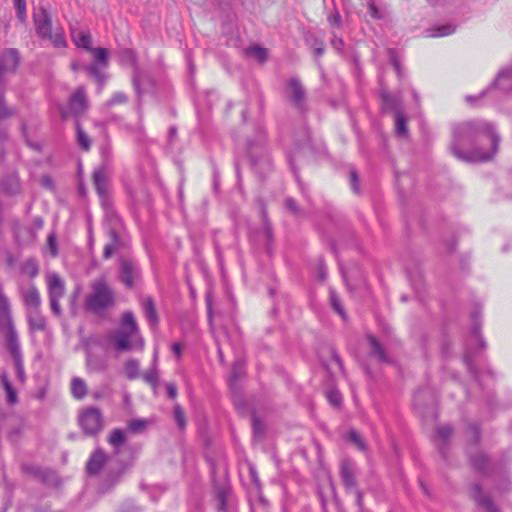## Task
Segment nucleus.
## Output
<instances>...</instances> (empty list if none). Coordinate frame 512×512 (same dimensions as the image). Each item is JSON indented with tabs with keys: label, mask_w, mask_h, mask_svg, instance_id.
Returning a JSON list of instances; mask_svg holds the SVG:
<instances>
[{
	"label": "nucleus",
	"mask_w": 512,
	"mask_h": 512,
	"mask_svg": "<svg viewBox=\"0 0 512 512\" xmlns=\"http://www.w3.org/2000/svg\"><path fill=\"white\" fill-rule=\"evenodd\" d=\"M500 136L492 123L470 120L453 128L452 154L466 162L488 161L498 152Z\"/></svg>",
	"instance_id": "obj_1"
},
{
	"label": "nucleus",
	"mask_w": 512,
	"mask_h": 512,
	"mask_svg": "<svg viewBox=\"0 0 512 512\" xmlns=\"http://www.w3.org/2000/svg\"><path fill=\"white\" fill-rule=\"evenodd\" d=\"M0 329L5 331V346L10 353L19 381H25L23 356L17 330L14 325L11 304L0 285Z\"/></svg>",
	"instance_id": "obj_2"
},
{
	"label": "nucleus",
	"mask_w": 512,
	"mask_h": 512,
	"mask_svg": "<svg viewBox=\"0 0 512 512\" xmlns=\"http://www.w3.org/2000/svg\"><path fill=\"white\" fill-rule=\"evenodd\" d=\"M107 339L113 344L115 350L119 352L142 349L144 346L137 321L131 311H125L122 314L120 327L110 331Z\"/></svg>",
	"instance_id": "obj_3"
},
{
	"label": "nucleus",
	"mask_w": 512,
	"mask_h": 512,
	"mask_svg": "<svg viewBox=\"0 0 512 512\" xmlns=\"http://www.w3.org/2000/svg\"><path fill=\"white\" fill-rule=\"evenodd\" d=\"M115 304V293L108 285L105 277H100L91 283V292L85 298L87 311L102 315Z\"/></svg>",
	"instance_id": "obj_4"
},
{
	"label": "nucleus",
	"mask_w": 512,
	"mask_h": 512,
	"mask_svg": "<svg viewBox=\"0 0 512 512\" xmlns=\"http://www.w3.org/2000/svg\"><path fill=\"white\" fill-rule=\"evenodd\" d=\"M33 20L36 33L40 38L49 40L56 48L66 47L63 30H52V19L45 8H41L38 13H35Z\"/></svg>",
	"instance_id": "obj_5"
},
{
	"label": "nucleus",
	"mask_w": 512,
	"mask_h": 512,
	"mask_svg": "<svg viewBox=\"0 0 512 512\" xmlns=\"http://www.w3.org/2000/svg\"><path fill=\"white\" fill-rule=\"evenodd\" d=\"M104 416L97 407H86L78 413V424L88 437H96L104 428Z\"/></svg>",
	"instance_id": "obj_6"
},
{
	"label": "nucleus",
	"mask_w": 512,
	"mask_h": 512,
	"mask_svg": "<svg viewBox=\"0 0 512 512\" xmlns=\"http://www.w3.org/2000/svg\"><path fill=\"white\" fill-rule=\"evenodd\" d=\"M286 97L299 112L306 111V90L299 78L292 77L288 80Z\"/></svg>",
	"instance_id": "obj_7"
},
{
	"label": "nucleus",
	"mask_w": 512,
	"mask_h": 512,
	"mask_svg": "<svg viewBox=\"0 0 512 512\" xmlns=\"http://www.w3.org/2000/svg\"><path fill=\"white\" fill-rule=\"evenodd\" d=\"M18 290L27 311L40 309L41 296L39 290L33 283H29L28 285L20 284Z\"/></svg>",
	"instance_id": "obj_8"
},
{
	"label": "nucleus",
	"mask_w": 512,
	"mask_h": 512,
	"mask_svg": "<svg viewBox=\"0 0 512 512\" xmlns=\"http://www.w3.org/2000/svg\"><path fill=\"white\" fill-rule=\"evenodd\" d=\"M248 153L251 159V164L258 172L269 171L272 168L270 158L264 152L262 144L254 147L252 143L248 144Z\"/></svg>",
	"instance_id": "obj_9"
},
{
	"label": "nucleus",
	"mask_w": 512,
	"mask_h": 512,
	"mask_svg": "<svg viewBox=\"0 0 512 512\" xmlns=\"http://www.w3.org/2000/svg\"><path fill=\"white\" fill-rule=\"evenodd\" d=\"M19 59V53L16 49H6L0 54V83H5V73L16 70Z\"/></svg>",
	"instance_id": "obj_10"
},
{
	"label": "nucleus",
	"mask_w": 512,
	"mask_h": 512,
	"mask_svg": "<svg viewBox=\"0 0 512 512\" xmlns=\"http://www.w3.org/2000/svg\"><path fill=\"white\" fill-rule=\"evenodd\" d=\"M470 497L474 502L486 512H500L491 496L483 492L480 484L475 483L470 488Z\"/></svg>",
	"instance_id": "obj_11"
},
{
	"label": "nucleus",
	"mask_w": 512,
	"mask_h": 512,
	"mask_svg": "<svg viewBox=\"0 0 512 512\" xmlns=\"http://www.w3.org/2000/svg\"><path fill=\"white\" fill-rule=\"evenodd\" d=\"M340 477L347 490L351 491L357 488L356 465L352 460H342L340 467Z\"/></svg>",
	"instance_id": "obj_12"
},
{
	"label": "nucleus",
	"mask_w": 512,
	"mask_h": 512,
	"mask_svg": "<svg viewBox=\"0 0 512 512\" xmlns=\"http://www.w3.org/2000/svg\"><path fill=\"white\" fill-rule=\"evenodd\" d=\"M137 277L138 270L135 265L129 260L122 259L120 262V280L122 283L126 287L131 288Z\"/></svg>",
	"instance_id": "obj_13"
},
{
	"label": "nucleus",
	"mask_w": 512,
	"mask_h": 512,
	"mask_svg": "<svg viewBox=\"0 0 512 512\" xmlns=\"http://www.w3.org/2000/svg\"><path fill=\"white\" fill-rule=\"evenodd\" d=\"M69 106L75 115L82 114L87 109V99L83 86L78 87L76 91L71 95Z\"/></svg>",
	"instance_id": "obj_14"
},
{
	"label": "nucleus",
	"mask_w": 512,
	"mask_h": 512,
	"mask_svg": "<svg viewBox=\"0 0 512 512\" xmlns=\"http://www.w3.org/2000/svg\"><path fill=\"white\" fill-rule=\"evenodd\" d=\"M70 36L73 43L78 48H83L87 51L91 50L92 37L88 31H83L75 26L70 27Z\"/></svg>",
	"instance_id": "obj_15"
},
{
	"label": "nucleus",
	"mask_w": 512,
	"mask_h": 512,
	"mask_svg": "<svg viewBox=\"0 0 512 512\" xmlns=\"http://www.w3.org/2000/svg\"><path fill=\"white\" fill-rule=\"evenodd\" d=\"M107 178L108 173L105 165L99 167L93 172V184L98 195L102 199L107 195Z\"/></svg>",
	"instance_id": "obj_16"
},
{
	"label": "nucleus",
	"mask_w": 512,
	"mask_h": 512,
	"mask_svg": "<svg viewBox=\"0 0 512 512\" xmlns=\"http://www.w3.org/2000/svg\"><path fill=\"white\" fill-rule=\"evenodd\" d=\"M49 299H61L65 294V285L61 277L54 273L48 277Z\"/></svg>",
	"instance_id": "obj_17"
},
{
	"label": "nucleus",
	"mask_w": 512,
	"mask_h": 512,
	"mask_svg": "<svg viewBox=\"0 0 512 512\" xmlns=\"http://www.w3.org/2000/svg\"><path fill=\"white\" fill-rule=\"evenodd\" d=\"M107 457L105 453L101 449H97L94 453L91 454L87 464H86V472L89 475H96L100 472L103 465L105 464Z\"/></svg>",
	"instance_id": "obj_18"
},
{
	"label": "nucleus",
	"mask_w": 512,
	"mask_h": 512,
	"mask_svg": "<svg viewBox=\"0 0 512 512\" xmlns=\"http://www.w3.org/2000/svg\"><path fill=\"white\" fill-rule=\"evenodd\" d=\"M493 85L504 92H512V63L499 71Z\"/></svg>",
	"instance_id": "obj_19"
},
{
	"label": "nucleus",
	"mask_w": 512,
	"mask_h": 512,
	"mask_svg": "<svg viewBox=\"0 0 512 512\" xmlns=\"http://www.w3.org/2000/svg\"><path fill=\"white\" fill-rule=\"evenodd\" d=\"M470 462L473 468L483 474V475H489L491 472L490 468V461L488 457L483 453H478L476 455L470 456Z\"/></svg>",
	"instance_id": "obj_20"
},
{
	"label": "nucleus",
	"mask_w": 512,
	"mask_h": 512,
	"mask_svg": "<svg viewBox=\"0 0 512 512\" xmlns=\"http://www.w3.org/2000/svg\"><path fill=\"white\" fill-rule=\"evenodd\" d=\"M27 320L31 331H43L46 327V320L41 315L40 309L27 311Z\"/></svg>",
	"instance_id": "obj_21"
},
{
	"label": "nucleus",
	"mask_w": 512,
	"mask_h": 512,
	"mask_svg": "<svg viewBox=\"0 0 512 512\" xmlns=\"http://www.w3.org/2000/svg\"><path fill=\"white\" fill-rule=\"evenodd\" d=\"M369 345L371 347V354L377 358V360L381 363H389L390 358L385 352L384 347L382 344L373 336L368 335L367 337Z\"/></svg>",
	"instance_id": "obj_22"
},
{
	"label": "nucleus",
	"mask_w": 512,
	"mask_h": 512,
	"mask_svg": "<svg viewBox=\"0 0 512 512\" xmlns=\"http://www.w3.org/2000/svg\"><path fill=\"white\" fill-rule=\"evenodd\" d=\"M2 386L6 392V401L10 405H14L18 402L16 390L13 388L12 383L9 380L8 374L2 372L0 375Z\"/></svg>",
	"instance_id": "obj_23"
},
{
	"label": "nucleus",
	"mask_w": 512,
	"mask_h": 512,
	"mask_svg": "<svg viewBox=\"0 0 512 512\" xmlns=\"http://www.w3.org/2000/svg\"><path fill=\"white\" fill-rule=\"evenodd\" d=\"M71 394L77 400H82L87 395V385L80 377L71 380Z\"/></svg>",
	"instance_id": "obj_24"
},
{
	"label": "nucleus",
	"mask_w": 512,
	"mask_h": 512,
	"mask_svg": "<svg viewBox=\"0 0 512 512\" xmlns=\"http://www.w3.org/2000/svg\"><path fill=\"white\" fill-rule=\"evenodd\" d=\"M142 307L148 321L151 325L155 326L158 323V315L153 299L151 297H146L142 302Z\"/></svg>",
	"instance_id": "obj_25"
},
{
	"label": "nucleus",
	"mask_w": 512,
	"mask_h": 512,
	"mask_svg": "<svg viewBox=\"0 0 512 512\" xmlns=\"http://www.w3.org/2000/svg\"><path fill=\"white\" fill-rule=\"evenodd\" d=\"M110 241L104 247L103 256L105 259L110 258L119 249V236L115 230L109 232Z\"/></svg>",
	"instance_id": "obj_26"
},
{
	"label": "nucleus",
	"mask_w": 512,
	"mask_h": 512,
	"mask_svg": "<svg viewBox=\"0 0 512 512\" xmlns=\"http://www.w3.org/2000/svg\"><path fill=\"white\" fill-rule=\"evenodd\" d=\"M382 105L385 110L400 111V99L386 91L381 92Z\"/></svg>",
	"instance_id": "obj_27"
},
{
	"label": "nucleus",
	"mask_w": 512,
	"mask_h": 512,
	"mask_svg": "<svg viewBox=\"0 0 512 512\" xmlns=\"http://www.w3.org/2000/svg\"><path fill=\"white\" fill-rule=\"evenodd\" d=\"M20 271L23 275H26L30 278H34L39 273L38 262L33 258H29L25 260L23 263H21Z\"/></svg>",
	"instance_id": "obj_28"
},
{
	"label": "nucleus",
	"mask_w": 512,
	"mask_h": 512,
	"mask_svg": "<svg viewBox=\"0 0 512 512\" xmlns=\"http://www.w3.org/2000/svg\"><path fill=\"white\" fill-rule=\"evenodd\" d=\"M245 54L249 57L256 59L260 63L265 62L268 57L267 49L260 46H250L246 48Z\"/></svg>",
	"instance_id": "obj_29"
},
{
	"label": "nucleus",
	"mask_w": 512,
	"mask_h": 512,
	"mask_svg": "<svg viewBox=\"0 0 512 512\" xmlns=\"http://www.w3.org/2000/svg\"><path fill=\"white\" fill-rule=\"evenodd\" d=\"M472 321H473V326H472V330H471V338L479 344L481 349H484V348H486V342L480 335L481 324L478 320L477 313L472 315Z\"/></svg>",
	"instance_id": "obj_30"
},
{
	"label": "nucleus",
	"mask_w": 512,
	"mask_h": 512,
	"mask_svg": "<svg viewBox=\"0 0 512 512\" xmlns=\"http://www.w3.org/2000/svg\"><path fill=\"white\" fill-rule=\"evenodd\" d=\"M5 83H0V120L7 119L15 114V110L8 108L4 99Z\"/></svg>",
	"instance_id": "obj_31"
},
{
	"label": "nucleus",
	"mask_w": 512,
	"mask_h": 512,
	"mask_svg": "<svg viewBox=\"0 0 512 512\" xmlns=\"http://www.w3.org/2000/svg\"><path fill=\"white\" fill-rule=\"evenodd\" d=\"M395 130L397 135L402 137L408 133L407 120L401 111L395 113Z\"/></svg>",
	"instance_id": "obj_32"
},
{
	"label": "nucleus",
	"mask_w": 512,
	"mask_h": 512,
	"mask_svg": "<svg viewBox=\"0 0 512 512\" xmlns=\"http://www.w3.org/2000/svg\"><path fill=\"white\" fill-rule=\"evenodd\" d=\"M347 440L357 447L362 452L367 451V445L362 436L356 430H350L347 433Z\"/></svg>",
	"instance_id": "obj_33"
},
{
	"label": "nucleus",
	"mask_w": 512,
	"mask_h": 512,
	"mask_svg": "<svg viewBox=\"0 0 512 512\" xmlns=\"http://www.w3.org/2000/svg\"><path fill=\"white\" fill-rule=\"evenodd\" d=\"M76 131H77V142H78V145L84 151H89V149L91 147L90 138L85 133V131L82 129L81 125L78 122L76 124Z\"/></svg>",
	"instance_id": "obj_34"
},
{
	"label": "nucleus",
	"mask_w": 512,
	"mask_h": 512,
	"mask_svg": "<svg viewBox=\"0 0 512 512\" xmlns=\"http://www.w3.org/2000/svg\"><path fill=\"white\" fill-rule=\"evenodd\" d=\"M456 30L455 26L452 25V24H444V25H439L435 28H433L431 31H430V34L429 36L430 37H443V36H448V35H451L452 33H454Z\"/></svg>",
	"instance_id": "obj_35"
},
{
	"label": "nucleus",
	"mask_w": 512,
	"mask_h": 512,
	"mask_svg": "<svg viewBox=\"0 0 512 512\" xmlns=\"http://www.w3.org/2000/svg\"><path fill=\"white\" fill-rule=\"evenodd\" d=\"M125 374L128 379H136L139 376V363L135 359H129L124 366Z\"/></svg>",
	"instance_id": "obj_36"
},
{
	"label": "nucleus",
	"mask_w": 512,
	"mask_h": 512,
	"mask_svg": "<svg viewBox=\"0 0 512 512\" xmlns=\"http://www.w3.org/2000/svg\"><path fill=\"white\" fill-rule=\"evenodd\" d=\"M126 441L125 433L121 429L111 431L108 442L115 448L121 446Z\"/></svg>",
	"instance_id": "obj_37"
},
{
	"label": "nucleus",
	"mask_w": 512,
	"mask_h": 512,
	"mask_svg": "<svg viewBox=\"0 0 512 512\" xmlns=\"http://www.w3.org/2000/svg\"><path fill=\"white\" fill-rule=\"evenodd\" d=\"M92 52L95 58V61L98 65H102L106 67L108 65V51L105 48H92L89 50Z\"/></svg>",
	"instance_id": "obj_38"
},
{
	"label": "nucleus",
	"mask_w": 512,
	"mask_h": 512,
	"mask_svg": "<svg viewBox=\"0 0 512 512\" xmlns=\"http://www.w3.org/2000/svg\"><path fill=\"white\" fill-rule=\"evenodd\" d=\"M156 358H157V356L155 354L154 355V364L156 363ZM143 379L145 382L150 384L153 388H156V386L158 384V371H157V368L155 365L143 374Z\"/></svg>",
	"instance_id": "obj_39"
},
{
	"label": "nucleus",
	"mask_w": 512,
	"mask_h": 512,
	"mask_svg": "<svg viewBox=\"0 0 512 512\" xmlns=\"http://www.w3.org/2000/svg\"><path fill=\"white\" fill-rule=\"evenodd\" d=\"M13 4L17 13V18L21 23H25L27 19L26 0H13Z\"/></svg>",
	"instance_id": "obj_40"
},
{
	"label": "nucleus",
	"mask_w": 512,
	"mask_h": 512,
	"mask_svg": "<svg viewBox=\"0 0 512 512\" xmlns=\"http://www.w3.org/2000/svg\"><path fill=\"white\" fill-rule=\"evenodd\" d=\"M87 72L90 76L94 77L101 85L105 82V76L100 71L99 65L97 63H92L86 68Z\"/></svg>",
	"instance_id": "obj_41"
},
{
	"label": "nucleus",
	"mask_w": 512,
	"mask_h": 512,
	"mask_svg": "<svg viewBox=\"0 0 512 512\" xmlns=\"http://www.w3.org/2000/svg\"><path fill=\"white\" fill-rule=\"evenodd\" d=\"M128 101V97L123 92H116L113 96L105 103V107L109 108L113 105L124 104Z\"/></svg>",
	"instance_id": "obj_42"
},
{
	"label": "nucleus",
	"mask_w": 512,
	"mask_h": 512,
	"mask_svg": "<svg viewBox=\"0 0 512 512\" xmlns=\"http://www.w3.org/2000/svg\"><path fill=\"white\" fill-rule=\"evenodd\" d=\"M174 418L179 429L183 430L186 427V418L183 409L179 404L174 407Z\"/></svg>",
	"instance_id": "obj_43"
},
{
	"label": "nucleus",
	"mask_w": 512,
	"mask_h": 512,
	"mask_svg": "<svg viewBox=\"0 0 512 512\" xmlns=\"http://www.w3.org/2000/svg\"><path fill=\"white\" fill-rule=\"evenodd\" d=\"M146 78V76L144 74H142L138 69H136L134 71V74H133V78H132V83H133V86H134V89L138 95V97L141 96L142 94V81Z\"/></svg>",
	"instance_id": "obj_44"
},
{
	"label": "nucleus",
	"mask_w": 512,
	"mask_h": 512,
	"mask_svg": "<svg viewBox=\"0 0 512 512\" xmlns=\"http://www.w3.org/2000/svg\"><path fill=\"white\" fill-rule=\"evenodd\" d=\"M147 426V421L144 419H133L128 423V430L133 433H138L144 430Z\"/></svg>",
	"instance_id": "obj_45"
},
{
	"label": "nucleus",
	"mask_w": 512,
	"mask_h": 512,
	"mask_svg": "<svg viewBox=\"0 0 512 512\" xmlns=\"http://www.w3.org/2000/svg\"><path fill=\"white\" fill-rule=\"evenodd\" d=\"M330 302L334 310L341 315L342 317L345 316L344 309L341 305L340 299L336 292L334 290H330Z\"/></svg>",
	"instance_id": "obj_46"
},
{
	"label": "nucleus",
	"mask_w": 512,
	"mask_h": 512,
	"mask_svg": "<svg viewBox=\"0 0 512 512\" xmlns=\"http://www.w3.org/2000/svg\"><path fill=\"white\" fill-rule=\"evenodd\" d=\"M452 427L449 425L439 426L437 428V438L442 442L447 441L452 435Z\"/></svg>",
	"instance_id": "obj_47"
},
{
	"label": "nucleus",
	"mask_w": 512,
	"mask_h": 512,
	"mask_svg": "<svg viewBox=\"0 0 512 512\" xmlns=\"http://www.w3.org/2000/svg\"><path fill=\"white\" fill-rule=\"evenodd\" d=\"M47 248L53 257L58 255V246L55 233H50L47 238Z\"/></svg>",
	"instance_id": "obj_48"
},
{
	"label": "nucleus",
	"mask_w": 512,
	"mask_h": 512,
	"mask_svg": "<svg viewBox=\"0 0 512 512\" xmlns=\"http://www.w3.org/2000/svg\"><path fill=\"white\" fill-rule=\"evenodd\" d=\"M368 7V13L369 15L374 19H381L383 18V13L380 11V9L377 7L374 1H369L367 4Z\"/></svg>",
	"instance_id": "obj_49"
},
{
	"label": "nucleus",
	"mask_w": 512,
	"mask_h": 512,
	"mask_svg": "<svg viewBox=\"0 0 512 512\" xmlns=\"http://www.w3.org/2000/svg\"><path fill=\"white\" fill-rule=\"evenodd\" d=\"M350 177V185L354 193L358 194L360 192L359 188V178L357 172L352 169L349 174Z\"/></svg>",
	"instance_id": "obj_50"
},
{
	"label": "nucleus",
	"mask_w": 512,
	"mask_h": 512,
	"mask_svg": "<svg viewBox=\"0 0 512 512\" xmlns=\"http://www.w3.org/2000/svg\"><path fill=\"white\" fill-rule=\"evenodd\" d=\"M141 509L132 501H126L122 504L120 512H140Z\"/></svg>",
	"instance_id": "obj_51"
},
{
	"label": "nucleus",
	"mask_w": 512,
	"mask_h": 512,
	"mask_svg": "<svg viewBox=\"0 0 512 512\" xmlns=\"http://www.w3.org/2000/svg\"><path fill=\"white\" fill-rule=\"evenodd\" d=\"M388 53H389V57H390V61H391V64L393 65L395 71L397 72L398 76L401 77V67H400V64L396 58V54H395V51L393 49H389L388 50Z\"/></svg>",
	"instance_id": "obj_52"
},
{
	"label": "nucleus",
	"mask_w": 512,
	"mask_h": 512,
	"mask_svg": "<svg viewBox=\"0 0 512 512\" xmlns=\"http://www.w3.org/2000/svg\"><path fill=\"white\" fill-rule=\"evenodd\" d=\"M328 401L333 406H338L341 403V395L337 391H329L327 394Z\"/></svg>",
	"instance_id": "obj_53"
},
{
	"label": "nucleus",
	"mask_w": 512,
	"mask_h": 512,
	"mask_svg": "<svg viewBox=\"0 0 512 512\" xmlns=\"http://www.w3.org/2000/svg\"><path fill=\"white\" fill-rule=\"evenodd\" d=\"M328 22L331 26L340 27L341 26V16L338 11H334L331 15L328 16Z\"/></svg>",
	"instance_id": "obj_54"
},
{
	"label": "nucleus",
	"mask_w": 512,
	"mask_h": 512,
	"mask_svg": "<svg viewBox=\"0 0 512 512\" xmlns=\"http://www.w3.org/2000/svg\"><path fill=\"white\" fill-rule=\"evenodd\" d=\"M468 429L471 434L473 442L477 444L480 440L479 427L476 424H471L469 425Z\"/></svg>",
	"instance_id": "obj_55"
},
{
	"label": "nucleus",
	"mask_w": 512,
	"mask_h": 512,
	"mask_svg": "<svg viewBox=\"0 0 512 512\" xmlns=\"http://www.w3.org/2000/svg\"><path fill=\"white\" fill-rule=\"evenodd\" d=\"M50 301V307H51V310L52 312L56 315V316H60L61 315V305H60V299H49Z\"/></svg>",
	"instance_id": "obj_56"
},
{
	"label": "nucleus",
	"mask_w": 512,
	"mask_h": 512,
	"mask_svg": "<svg viewBox=\"0 0 512 512\" xmlns=\"http://www.w3.org/2000/svg\"><path fill=\"white\" fill-rule=\"evenodd\" d=\"M331 45L335 50L340 52V51H342V49L344 47V41L342 40V38L334 35L331 40Z\"/></svg>",
	"instance_id": "obj_57"
},
{
	"label": "nucleus",
	"mask_w": 512,
	"mask_h": 512,
	"mask_svg": "<svg viewBox=\"0 0 512 512\" xmlns=\"http://www.w3.org/2000/svg\"><path fill=\"white\" fill-rule=\"evenodd\" d=\"M166 390H167V394H168L169 398L175 399L177 397V387H176L175 383H172V382L167 383Z\"/></svg>",
	"instance_id": "obj_58"
},
{
	"label": "nucleus",
	"mask_w": 512,
	"mask_h": 512,
	"mask_svg": "<svg viewBox=\"0 0 512 512\" xmlns=\"http://www.w3.org/2000/svg\"><path fill=\"white\" fill-rule=\"evenodd\" d=\"M351 492H353L356 496L357 506L359 507V509H362L363 508V493L358 488L351 490Z\"/></svg>",
	"instance_id": "obj_59"
},
{
	"label": "nucleus",
	"mask_w": 512,
	"mask_h": 512,
	"mask_svg": "<svg viewBox=\"0 0 512 512\" xmlns=\"http://www.w3.org/2000/svg\"><path fill=\"white\" fill-rule=\"evenodd\" d=\"M23 470L26 472V473H29V474H34V475H37V476H40L42 474L41 472V469L38 468V467H34V466H30V465H25L23 466Z\"/></svg>",
	"instance_id": "obj_60"
},
{
	"label": "nucleus",
	"mask_w": 512,
	"mask_h": 512,
	"mask_svg": "<svg viewBox=\"0 0 512 512\" xmlns=\"http://www.w3.org/2000/svg\"><path fill=\"white\" fill-rule=\"evenodd\" d=\"M285 206L287 209H289L291 212L296 213L297 212V205L294 199L287 198L285 200Z\"/></svg>",
	"instance_id": "obj_61"
},
{
	"label": "nucleus",
	"mask_w": 512,
	"mask_h": 512,
	"mask_svg": "<svg viewBox=\"0 0 512 512\" xmlns=\"http://www.w3.org/2000/svg\"><path fill=\"white\" fill-rule=\"evenodd\" d=\"M41 184L47 189H53V180L48 175H45L41 178Z\"/></svg>",
	"instance_id": "obj_62"
},
{
	"label": "nucleus",
	"mask_w": 512,
	"mask_h": 512,
	"mask_svg": "<svg viewBox=\"0 0 512 512\" xmlns=\"http://www.w3.org/2000/svg\"><path fill=\"white\" fill-rule=\"evenodd\" d=\"M240 372H241V364L240 363H236L234 365V367H233V370H232L231 380L235 381L239 377Z\"/></svg>",
	"instance_id": "obj_63"
},
{
	"label": "nucleus",
	"mask_w": 512,
	"mask_h": 512,
	"mask_svg": "<svg viewBox=\"0 0 512 512\" xmlns=\"http://www.w3.org/2000/svg\"><path fill=\"white\" fill-rule=\"evenodd\" d=\"M425 395H426V391H424V390H419V391L415 394V396H414V402H415V404H416V405H421L422 400L424 399Z\"/></svg>",
	"instance_id": "obj_64"
}]
</instances>
